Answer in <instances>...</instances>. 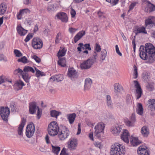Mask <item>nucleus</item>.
Returning a JSON list of instances; mask_svg holds the SVG:
<instances>
[{
  "instance_id": "nucleus-54",
  "label": "nucleus",
  "mask_w": 155,
  "mask_h": 155,
  "mask_svg": "<svg viewBox=\"0 0 155 155\" xmlns=\"http://www.w3.org/2000/svg\"><path fill=\"white\" fill-rule=\"evenodd\" d=\"M130 120H131L133 123H135V122L136 121V118L134 114H132L131 115L130 117Z\"/></svg>"
},
{
  "instance_id": "nucleus-42",
  "label": "nucleus",
  "mask_w": 155,
  "mask_h": 155,
  "mask_svg": "<svg viewBox=\"0 0 155 155\" xmlns=\"http://www.w3.org/2000/svg\"><path fill=\"white\" fill-rule=\"evenodd\" d=\"M61 114L60 112L57 111L55 110H53L51 111L50 114L51 117L57 118L59 114Z\"/></svg>"
},
{
  "instance_id": "nucleus-57",
  "label": "nucleus",
  "mask_w": 155,
  "mask_h": 155,
  "mask_svg": "<svg viewBox=\"0 0 155 155\" xmlns=\"http://www.w3.org/2000/svg\"><path fill=\"white\" fill-rule=\"evenodd\" d=\"M33 37V35L32 34H28L26 37V38L25 39V42L28 41L30 39L32 38Z\"/></svg>"
},
{
  "instance_id": "nucleus-41",
  "label": "nucleus",
  "mask_w": 155,
  "mask_h": 155,
  "mask_svg": "<svg viewBox=\"0 0 155 155\" xmlns=\"http://www.w3.org/2000/svg\"><path fill=\"white\" fill-rule=\"evenodd\" d=\"M23 71L24 72L27 73L28 71H31L33 73L35 72V70L33 68L28 66H25L24 68Z\"/></svg>"
},
{
  "instance_id": "nucleus-40",
  "label": "nucleus",
  "mask_w": 155,
  "mask_h": 155,
  "mask_svg": "<svg viewBox=\"0 0 155 155\" xmlns=\"http://www.w3.org/2000/svg\"><path fill=\"white\" fill-rule=\"evenodd\" d=\"M66 51L64 48L60 49L58 53V56L59 58L61 57L64 56L66 53Z\"/></svg>"
},
{
  "instance_id": "nucleus-23",
  "label": "nucleus",
  "mask_w": 155,
  "mask_h": 155,
  "mask_svg": "<svg viewBox=\"0 0 155 155\" xmlns=\"http://www.w3.org/2000/svg\"><path fill=\"white\" fill-rule=\"evenodd\" d=\"M85 34V32L84 31H79L75 36L74 39V42L76 43Z\"/></svg>"
},
{
  "instance_id": "nucleus-15",
  "label": "nucleus",
  "mask_w": 155,
  "mask_h": 155,
  "mask_svg": "<svg viewBox=\"0 0 155 155\" xmlns=\"http://www.w3.org/2000/svg\"><path fill=\"white\" fill-rule=\"evenodd\" d=\"M134 84L135 87L136 88V95L137 97V99H138L140 98L142 94V90L138 82L137 81H134Z\"/></svg>"
},
{
  "instance_id": "nucleus-1",
  "label": "nucleus",
  "mask_w": 155,
  "mask_h": 155,
  "mask_svg": "<svg viewBox=\"0 0 155 155\" xmlns=\"http://www.w3.org/2000/svg\"><path fill=\"white\" fill-rule=\"evenodd\" d=\"M139 51L140 56L142 59L146 60L148 63L153 62L155 59V48L152 44L147 43L145 47L141 45Z\"/></svg>"
},
{
  "instance_id": "nucleus-18",
  "label": "nucleus",
  "mask_w": 155,
  "mask_h": 155,
  "mask_svg": "<svg viewBox=\"0 0 155 155\" xmlns=\"http://www.w3.org/2000/svg\"><path fill=\"white\" fill-rule=\"evenodd\" d=\"M130 136L128 131L126 130H124L123 134L121 135V139L126 143L129 142V137Z\"/></svg>"
},
{
  "instance_id": "nucleus-46",
  "label": "nucleus",
  "mask_w": 155,
  "mask_h": 155,
  "mask_svg": "<svg viewBox=\"0 0 155 155\" xmlns=\"http://www.w3.org/2000/svg\"><path fill=\"white\" fill-rule=\"evenodd\" d=\"M23 70H22V69L20 68H18L16 69L14 71V74L15 75H17L18 74H19L20 75H22L23 73Z\"/></svg>"
},
{
  "instance_id": "nucleus-34",
  "label": "nucleus",
  "mask_w": 155,
  "mask_h": 155,
  "mask_svg": "<svg viewBox=\"0 0 155 155\" xmlns=\"http://www.w3.org/2000/svg\"><path fill=\"white\" fill-rule=\"evenodd\" d=\"M106 100L107 105L109 107L112 108L113 104L112 102L111 97L109 95L106 96Z\"/></svg>"
},
{
  "instance_id": "nucleus-50",
  "label": "nucleus",
  "mask_w": 155,
  "mask_h": 155,
  "mask_svg": "<svg viewBox=\"0 0 155 155\" xmlns=\"http://www.w3.org/2000/svg\"><path fill=\"white\" fill-rule=\"evenodd\" d=\"M134 79H136L137 78L138 76L137 69V67L135 65H134Z\"/></svg>"
},
{
  "instance_id": "nucleus-62",
  "label": "nucleus",
  "mask_w": 155,
  "mask_h": 155,
  "mask_svg": "<svg viewBox=\"0 0 155 155\" xmlns=\"http://www.w3.org/2000/svg\"><path fill=\"white\" fill-rule=\"evenodd\" d=\"M147 89L149 91H152L154 89V87L153 85L151 84H149L147 86Z\"/></svg>"
},
{
  "instance_id": "nucleus-63",
  "label": "nucleus",
  "mask_w": 155,
  "mask_h": 155,
  "mask_svg": "<svg viewBox=\"0 0 155 155\" xmlns=\"http://www.w3.org/2000/svg\"><path fill=\"white\" fill-rule=\"evenodd\" d=\"M84 47L85 49H87L89 51L91 50V48L90 47V45L89 44H86L84 45Z\"/></svg>"
},
{
  "instance_id": "nucleus-28",
  "label": "nucleus",
  "mask_w": 155,
  "mask_h": 155,
  "mask_svg": "<svg viewBox=\"0 0 155 155\" xmlns=\"http://www.w3.org/2000/svg\"><path fill=\"white\" fill-rule=\"evenodd\" d=\"M51 80H52L53 81L59 82L63 80L62 76L61 75H56L54 76H52L50 78Z\"/></svg>"
},
{
  "instance_id": "nucleus-48",
  "label": "nucleus",
  "mask_w": 155,
  "mask_h": 155,
  "mask_svg": "<svg viewBox=\"0 0 155 155\" xmlns=\"http://www.w3.org/2000/svg\"><path fill=\"white\" fill-rule=\"evenodd\" d=\"M126 125L129 127H133L134 126V123L132 122L130 120H127L125 121Z\"/></svg>"
},
{
  "instance_id": "nucleus-16",
  "label": "nucleus",
  "mask_w": 155,
  "mask_h": 155,
  "mask_svg": "<svg viewBox=\"0 0 155 155\" xmlns=\"http://www.w3.org/2000/svg\"><path fill=\"white\" fill-rule=\"evenodd\" d=\"M68 76L71 79H73L78 77L77 72L74 68H69Z\"/></svg>"
},
{
  "instance_id": "nucleus-19",
  "label": "nucleus",
  "mask_w": 155,
  "mask_h": 155,
  "mask_svg": "<svg viewBox=\"0 0 155 155\" xmlns=\"http://www.w3.org/2000/svg\"><path fill=\"white\" fill-rule=\"evenodd\" d=\"M58 18L63 22H67L68 21V18L67 14L63 12L58 13L57 15Z\"/></svg>"
},
{
  "instance_id": "nucleus-58",
  "label": "nucleus",
  "mask_w": 155,
  "mask_h": 155,
  "mask_svg": "<svg viewBox=\"0 0 155 155\" xmlns=\"http://www.w3.org/2000/svg\"><path fill=\"white\" fill-rule=\"evenodd\" d=\"M137 3V2L132 3L129 6V10L128 12H129L130 10L133 9Z\"/></svg>"
},
{
  "instance_id": "nucleus-35",
  "label": "nucleus",
  "mask_w": 155,
  "mask_h": 155,
  "mask_svg": "<svg viewBox=\"0 0 155 155\" xmlns=\"http://www.w3.org/2000/svg\"><path fill=\"white\" fill-rule=\"evenodd\" d=\"M7 7L4 3H2L0 5V15H3L5 12Z\"/></svg>"
},
{
  "instance_id": "nucleus-11",
  "label": "nucleus",
  "mask_w": 155,
  "mask_h": 155,
  "mask_svg": "<svg viewBox=\"0 0 155 155\" xmlns=\"http://www.w3.org/2000/svg\"><path fill=\"white\" fill-rule=\"evenodd\" d=\"M78 145L77 139L75 138H71L69 139L68 142V148L71 150L76 149Z\"/></svg>"
},
{
  "instance_id": "nucleus-20",
  "label": "nucleus",
  "mask_w": 155,
  "mask_h": 155,
  "mask_svg": "<svg viewBox=\"0 0 155 155\" xmlns=\"http://www.w3.org/2000/svg\"><path fill=\"white\" fill-rule=\"evenodd\" d=\"M141 133L143 136L147 137L150 134L149 128L146 126H143L141 129Z\"/></svg>"
},
{
  "instance_id": "nucleus-29",
  "label": "nucleus",
  "mask_w": 155,
  "mask_h": 155,
  "mask_svg": "<svg viewBox=\"0 0 155 155\" xmlns=\"http://www.w3.org/2000/svg\"><path fill=\"white\" fill-rule=\"evenodd\" d=\"M137 112L140 115H142L143 114V109L142 104L140 103H138L137 104Z\"/></svg>"
},
{
  "instance_id": "nucleus-30",
  "label": "nucleus",
  "mask_w": 155,
  "mask_h": 155,
  "mask_svg": "<svg viewBox=\"0 0 155 155\" xmlns=\"http://www.w3.org/2000/svg\"><path fill=\"white\" fill-rule=\"evenodd\" d=\"M29 10L28 9H23L20 11L18 15H17V18L18 19H20L21 18V16L25 13H26L27 12H29Z\"/></svg>"
},
{
  "instance_id": "nucleus-47",
  "label": "nucleus",
  "mask_w": 155,
  "mask_h": 155,
  "mask_svg": "<svg viewBox=\"0 0 155 155\" xmlns=\"http://www.w3.org/2000/svg\"><path fill=\"white\" fill-rule=\"evenodd\" d=\"M101 50L100 46L97 43H96L95 45V51L94 52L96 51L97 54V52H99L101 51Z\"/></svg>"
},
{
  "instance_id": "nucleus-9",
  "label": "nucleus",
  "mask_w": 155,
  "mask_h": 155,
  "mask_svg": "<svg viewBox=\"0 0 155 155\" xmlns=\"http://www.w3.org/2000/svg\"><path fill=\"white\" fill-rule=\"evenodd\" d=\"M35 131V127L33 123L28 125L26 130V135L29 138L31 137L34 135Z\"/></svg>"
},
{
  "instance_id": "nucleus-51",
  "label": "nucleus",
  "mask_w": 155,
  "mask_h": 155,
  "mask_svg": "<svg viewBox=\"0 0 155 155\" xmlns=\"http://www.w3.org/2000/svg\"><path fill=\"white\" fill-rule=\"evenodd\" d=\"M14 53L15 56L17 57H20L22 56V53L18 50L15 49L14 51Z\"/></svg>"
},
{
  "instance_id": "nucleus-10",
  "label": "nucleus",
  "mask_w": 155,
  "mask_h": 155,
  "mask_svg": "<svg viewBox=\"0 0 155 155\" xmlns=\"http://www.w3.org/2000/svg\"><path fill=\"white\" fill-rule=\"evenodd\" d=\"M0 112L2 119L5 121H7L8 117L10 114V110L9 108L7 107H2Z\"/></svg>"
},
{
  "instance_id": "nucleus-7",
  "label": "nucleus",
  "mask_w": 155,
  "mask_h": 155,
  "mask_svg": "<svg viewBox=\"0 0 155 155\" xmlns=\"http://www.w3.org/2000/svg\"><path fill=\"white\" fill-rule=\"evenodd\" d=\"M105 124L102 122L98 123L94 128V135L100 138L104 133Z\"/></svg>"
},
{
  "instance_id": "nucleus-26",
  "label": "nucleus",
  "mask_w": 155,
  "mask_h": 155,
  "mask_svg": "<svg viewBox=\"0 0 155 155\" xmlns=\"http://www.w3.org/2000/svg\"><path fill=\"white\" fill-rule=\"evenodd\" d=\"M114 91L117 93H120L123 90L122 86L118 83H115L114 85Z\"/></svg>"
},
{
  "instance_id": "nucleus-53",
  "label": "nucleus",
  "mask_w": 155,
  "mask_h": 155,
  "mask_svg": "<svg viewBox=\"0 0 155 155\" xmlns=\"http://www.w3.org/2000/svg\"><path fill=\"white\" fill-rule=\"evenodd\" d=\"M106 1L112 4L113 5H116L117 3L119 0H106Z\"/></svg>"
},
{
  "instance_id": "nucleus-5",
  "label": "nucleus",
  "mask_w": 155,
  "mask_h": 155,
  "mask_svg": "<svg viewBox=\"0 0 155 155\" xmlns=\"http://www.w3.org/2000/svg\"><path fill=\"white\" fill-rule=\"evenodd\" d=\"M29 111L31 114H33L35 113L37 108L38 109L37 116L38 119H39L42 114V111L39 108L37 107L36 103L35 102H32L29 103Z\"/></svg>"
},
{
  "instance_id": "nucleus-25",
  "label": "nucleus",
  "mask_w": 155,
  "mask_h": 155,
  "mask_svg": "<svg viewBox=\"0 0 155 155\" xmlns=\"http://www.w3.org/2000/svg\"><path fill=\"white\" fill-rule=\"evenodd\" d=\"M26 121V120L24 118H23L21 124L19 125V127L18 128V133L20 135H21L22 134L23 129L25 123Z\"/></svg>"
},
{
  "instance_id": "nucleus-31",
  "label": "nucleus",
  "mask_w": 155,
  "mask_h": 155,
  "mask_svg": "<svg viewBox=\"0 0 155 155\" xmlns=\"http://www.w3.org/2000/svg\"><path fill=\"white\" fill-rule=\"evenodd\" d=\"M76 116V114L74 113L67 115V116L70 124H72L74 122Z\"/></svg>"
},
{
  "instance_id": "nucleus-43",
  "label": "nucleus",
  "mask_w": 155,
  "mask_h": 155,
  "mask_svg": "<svg viewBox=\"0 0 155 155\" xmlns=\"http://www.w3.org/2000/svg\"><path fill=\"white\" fill-rule=\"evenodd\" d=\"M137 33H143L144 34H146L147 32L146 30L144 27L142 26V27L138 28L137 29Z\"/></svg>"
},
{
  "instance_id": "nucleus-12",
  "label": "nucleus",
  "mask_w": 155,
  "mask_h": 155,
  "mask_svg": "<svg viewBox=\"0 0 155 155\" xmlns=\"http://www.w3.org/2000/svg\"><path fill=\"white\" fill-rule=\"evenodd\" d=\"M32 47L35 49L41 48L43 46L42 41L39 38H36L33 39L32 42Z\"/></svg>"
},
{
  "instance_id": "nucleus-37",
  "label": "nucleus",
  "mask_w": 155,
  "mask_h": 155,
  "mask_svg": "<svg viewBox=\"0 0 155 155\" xmlns=\"http://www.w3.org/2000/svg\"><path fill=\"white\" fill-rule=\"evenodd\" d=\"M51 147L52 152L58 155L59 151L60 150V147L56 146H53L52 145H51Z\"/></svg>"
},
{
  "instance_id": "nucleus-55",
  "label": "nucleus",
  "mask_w": 155,
  "mask_h": 155,
  "mask_svg": "<svg viewBox=\"0 0 155 155\" xmlns=\"http://www.w3.org/2000/svg\"><path fill=\"white\" fill-rule=\"evenodd\" d=\"M31 58H33L38 63H39L41 62V59L37 56L35 55L33 56H32Z\"/></svg>"
},
{
  "instance_id": "nucleus-44",
  "label": "nucleus",
  "mask_w": 155,
  "mask_h": 155,
  "mask_svg": "<svg viewBox=\"0 0 155 155\" xmlns=\"http://www.w3.org/2000/svg\"><path fill=\"white\" fill-rule=\"evenodd\" d=\"M35 69L36 71L35 75L38 78L40 76H43L45 75V74L43 72L41 71L36 68H35Z\"/></svg>"
},
{
  "instance_id": "nucleus-22",
  "label": "nucleus",
  "mask_w": 155,
  "mask_h": 155,
  "mask_svg": "<svg viewBox=\"0 0 155 155\" xmlns=\"http://www.w3.org/2000/svg\"><path fill=\"white\" fill-rule=\"evenodd\" d=\"M25 84L23 82L21 81H17L15 82L14 85V89L18 90L21 89L23 86Z\"/></svg>"
},
{
  "instance_id": "nucleus-17",
  "label": "nucleus",
  "mask_w": 155,
  "mask_h": 155,
  "mask_svg": "<svg viewBox=\"0 0 155 155\" xmlns=\"http://www.w3.org/2000/svg\"><path fill=\"white\" fill-rule=\"evenodd\" d=\"M147 109L151 111L155 110V99H151L149 100L147 104Z\"/></svg>"
},
{
  "instance_id": "nucleus-27",
  "label": "nucleus",
  "mask_w": 155,
  "mask_h": 155,
  "mask_svg": "<svg viewBox=\"0 0 155 155\" xmlns=\"http://www.w3.org/2000/svg\"><path fill=\"white\" fill-rule=\"evenodd\" d=\"M17 30L18 33L21 36H24L27 33V31L24 29L21 25H18Z\"/></svg>"
},
{
  "instance_id": "nucleus-45",
  "label": "nucleus",
  "mask_w": 155,
  "mask_h": 155,
  "mask_svg": "<svg viewBox=\"0 0 155 155\" xmlns=\"http://www.w3.org/2000/svg\"><path fill=\"white\" fill-rule=\"evenodd\" d=\"M17 61L19 62H21L24 63H26L28 62L27 58L25 56H24L21 58L18 59Z\"/></svg>"
},
{
  "instance_id": "nucleus-2",
  "label": "nucleus",
  "mask_w": 155,
  "mask_h": 155,
  "mask_svg": "<svg viewBox=\"0 0 155 155\" xmlns=\"http://www.w3.org/2000/svg\"><path fill=\"white\" fill-rule=\"evenodd\" d=\"M98 54L96 51L92 54L91 56L86 61L81 64L80 67L82 69H88L90 68L93 64L98 60Z\"/></svg>"
},
{
  "instance_id": "nucleus-60",
  "label": "nucleus",
  "mask_w": 155,
  "mask_h": 155,
  "mask_svg": "<svg viewBox=\"0 0 155 155\" xmlns=\"http://www.w3.org/2000/svg\"><path fill=\"white\" fill-rule=\"evenodd\" d=\"M116 51L117 53L120 56H122V53L120 52L118 46L117 45H116L115 46Z\"/></svg>"
},
{
  "instance_id": "nucleus-59",
  "label": "nucleus",
  "mask_w": 155,
  "mask_h": 155,
  "mask_svg": "<svg viewBox=\"0 0 155 155\" xmlns=\"http://www.w3.org/2000/svg\"><path fill=\"white\" fill-rule=\"evenodd\" d=\"M94 144L95 147L99 148H101L102 147L101 143L100 142H95L94 143Z\"/></svg>"
},
{
  "instance_id": "nucleus-38",
  "label": "nucleus",
  "mask_w": 155,
  "mask_h": 155,
  "mask_svg": "<svg viewBox=\"0 0 155 155\" xmlns=\"http://www.w3.org/2000/svg\"><path fill=\"white\" fill-rule=\"evenodd\" d=\"M21 76L25 81L26 82H29V80L30 78V77L29 76L28 73L24 72Z\"/></svg>"
},
{
  "instance_id": "nucleus-39",
  "label": "nucleus",
  "mask_w": 155,
  "mask_h": 155,
  "mask_svg": "<svg viewBox=\"0 0 155 155\" xmlns=\"http://www.w3.org/2000/svg\"><path fill=\"white\" fill-rule=\"evenodd\" d=\"M56 9V7L53 4L49 5L47 8V10L49 12H52L55 11Z\"/></svg>"
},
{
  "instance_id": "nucleus-13",
  "label": "nucleus",
  "mask_w": 155,
  "mask_h": 155,
  "mask_svg": "<svg viewBox=\"0 0 155 155\" xmlns=\"http://www.w3.org/2000/svg\"><path fill=\"white\" fill-rule=\"evenodd\" d=\"M155 17L153 16H149L145 20V25L146 28H150L154 24Z\"/></svg>"
},
{
  "instance_id": "nucleus-52",
  "label": "nucleus",
  "mask_w": 155,
  "mask_h": 155,
  "mask_svg": "<svg viewBox=\"0 0 155 155\" xmlns=\"http://www.w3.org/2000/svg\"><path fill=\"white\" fill-rule=\"evenodd\" d=\"M98 17L100 18H105V16L104 15V13L101 12L100 10H99L97 13Z\"/></svg>"
},
{
  "instance_id": "nucleus-33",
  "label": "nucleus",
  "mask_w": 155,
  "mask_h": 155,
  "mask_svg": "<svg viewBox=\"0 0 155 155\" xmlns=\"http://www.w3.org/2000/svg\"><path fill=\"white\" fill-rule=\"evenodd\" d=\"M107 51L105 49L102 50L101 53L100 55V61L102 62L104 60H105L106 57L107 56Z\"/></svg>"
},
{
  "instance_id": "nucleus-32",
  "label": "nucleus",
  "mask_w": 155,
  "mask_h": 155,
  "mask_svg": "<svg viewBox=\"0 0 155 155\" xmlns=\"http://www.w3.org/2000/svg\"><path fill=\"white\" fill-rule=\"evenodd\" d=\"M130 142L133 146H136L139 144L141 142L138 140L137 138L134 137L130 140Z\"/></svg>"
},
{
  "instance_id": "nucleus-4",
  "label": "nucleus",
  "mask_w": 155,
  "mask_h": 155,
  "mask_svg": "<svg viewBox=\"0 0 155 155\" xmlns=\"http://www.w3.org/2000/svg\"><path fill=\"white\" fill-rule=\"evenodd\" d=\"M60 128L56 122L53 121L48 125V132L49 135L54 136L58 134Z\"/></svg>"
},
{
  "instance_id": "nucleus-8",
  "label": "nucleus",
  "mask_w": 155,
  "mask_h": 155,
  "mask_svg": "<svg viewBox=\"0 0 155 155\" xmlns=\"http://www.w3.org/2000/svg\"><path fill=\"white\" fill-rule=\"evenodd\" d=\"M143 9L145 12L147 13H150L155 11V5L151 3L150 2L147 0L143 2Z\"/></svg>"
},
{
  "instance_id": "nucleus-14",
  "label": "nucleus",
  "mask_w": 155,
  "mask_h": 155,
  "mask_svg": "<svg viewBox=\"0 0 155 155\" xmlns=\"http://www.w3.org/2000/svg\"><path fill=\"white\" fill-rule=\"evenodd\" d=\"M137 153L139 155H150V151L148 148L143 145L138 147Z\"/></svg>"
},
{
  "instance_id": "nucleus-6",
  "label": "nucleus",
  "mask_w": 155,
  "mask_h": 155,
  "mask_svg": "<svg viewBox=\"0 0 155 155\" xmlns=\"http://www.w3.org/2000/svg\"><path fill=\"white\" fill-rule=\"evenodd\" d=\"M70 134L69 131L66 127L61 126L58 134V137L61 140H64L68 138Z\"/></svg>"
},
{
  "instance_id": "nucleus-21",
  "label": "nucleus",
  "mask_w": 155,
  "mask_h": 155,
  "mask_svg": "<svg viewBox=\"0 0 155 155\" xmlns=\"http://www.w3.org/2000/svg\"><path fill=\"white\" fill-rule=\"evenodd\" d=\"M121 129L120 126H113L111 128V131L113 134L117 135L120 133Z\"/></svg>"
},
{
  "instance_id": "nucleus-3",
  "label": "nucleus",
  "mask_w": 155,
  "mask_h": 155,
  "mask_svg": "<svg viewBox=\"0 0 155 155\" xmlns=\"http://www.w3.org/2000/svg\"><path fill=\"white\" fill-rule=\"evenodd\" d=\"M125 151L123 147L118 143H115L113 147L111 148V155H124Z\"/></svg>"
},
{
  "instance_id": "nucleus-49",
  "label": "nucleus",
  "mask_w": 155,
  "mask_h": 155,
  "mask_svg": "<svg viewBox=\"0 0 155 155\" xmlns=\"http://www.w3.org/2000/svg\"><path fill=\"white\" fill-rule=\"evenodd\" d=\"M61 34L59 32L57 34L55 40V43L56 44H58L59 42V40H61Z\"/></svg>"
},
{
  "instance_id": "nucleus-24",
  "label": "nucleus",
  "mask_w": 155,
  "mask_h": 155,
  "mask_svg": "<svg viewBox=\"0 0 155 155\" xmlns=\"http://www.w3.org/2000/svg\"><path fill=\"white\" fill-rule=\"evenodd\" d=\"M92 83L91 80L89 78H87L85 81V84L84 86V89L85 90H89Z\"/></svg>"
},
{
  "instance_id": "nucleus-64",
  "label": "nucleus",
  "mask_w": 155,
  "mask_h": 155,
  "mask_svg": "<svg viewBox=\"0 0 155 155\" xmlns=\"http://www.w3.org/2000/svg\"><path fill=\"white\" fill-rule=\"evenodd\" d=\"M14 105V104L13 103H10V107L12 111H15V110Z\"/></svg>"
},
{
  "instance_id": "nucleus-36",
  "label": "nucleus",
  "mask_w": 155,
  "mask_h": 155,
  "mask_svg": "<svg viewBox=\"0 0 155 155\" xmlns=\"http://www.w3.org/2000/svg\"><path fill=\"white\" fill-rule=\"evenodd\" d=\"M58 62V64L61 67H64L66 66V60L65 58H60Z\"/></svg>"
},
{
  "instance_id": "nucleus-56",
  "label": "nucleus",
  "mask_w": 155,
  "mask_h": 155,
  "mask_svg": "<svg viewBox=\"0 0 155 155\" xmlns=\"http://www.w3.org/2000/svg\"><path fill=\"white\" fill-rule=\"evenodd\" d=\"M0 61L7 62L8 61V59L3 54H1L0 55Z\"/></svg>"
},
{
  "instance_id": "nucleus-61",
  "label": "nucleus",
  "mask_w": 155,
  "mask_h": 155,
  "mask_svg": "<svg viewBox=\"0 0 155 155\" xmlns=\"http://www.w3.org/2000/svg\"><path fill=\"white\" fill-rule=\"evenodd\" d=\"M124 105L123 104L117 103V107L118 109H123L124 108Z\"/></svg>"
}]
</instances>
